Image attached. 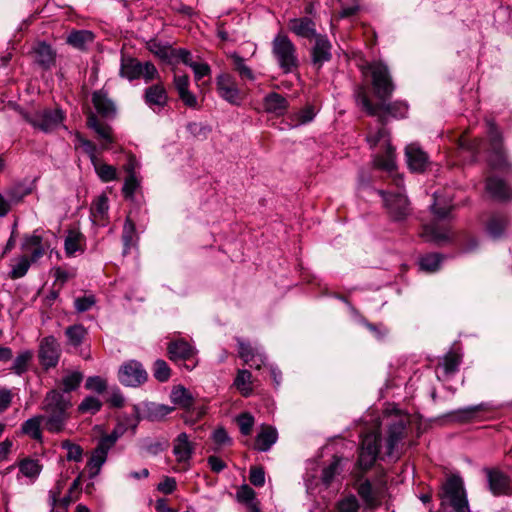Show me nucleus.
<instances>
[{"label":"nucleus","instance_id":"5fc2aeb1","mask_svg":"<svg viewBox=\"0 0 512 512\" xmlns=\"http://www.w3.org/2000/svg\"><path fill=\"white\" fill-rule=\"evenodd\" d=\"M237 343L240 358L243 359L245 363H251V361H254V358H256V355L259 352L253 348L250 343L245 342L242 339H238Z\"/></svg>","mask_w":512,"mask_h":512},{"label":"nucleus","instance_id":"338daca9","mask_svg":"<svg viewBox=\"0 0 512 512\" xmlns=\"http://www.w3.org/2000/svg\"><path fill=\"white\" fill-rule=\"evenodd\" d=\"M85 388L87 390L95 391L97 393H102L106 390L107 383L100 376H91L87 378Z\"/></svg>","mask_w":512,"mask_h":512},{"label":"nucleus","instance_id":"f8f14e48","mask_svg":"<svg viewBox=\"0 0 512 512\" xmlns=\"http://www.w3.org/2000/svg\"><path fill=\"white\" fill-rule=\"evenodd\" d=\"M489 491L494 496H512V479L498 468H484Z\"/></svg>","mask_w":512,"mask_h":512},{"label":"nucleus","instance_id":"e2e57ef3","mask_svg":"<svg viewBox=\"0 0 512 512\" xmlns=\"http://www.w3.org/2000/svg\"><path fill=\"white\" fill-rule=\"evenodd\" d=\"M237 423L243 435H250L254 426V417L250 413H242L237 417Z\"/></svg>","mask_w":512,"mask_h":512},{"label":"nucleus","instance_id":"37998d69","mask_svg":"<svg viewBox=\"0 0 512 512\" xmlns=\"http://www.w3.org/2000/svg\"><path fill=\"white\" fill-rule=\"evenodd\" d=\"M97 175L103 182H110L117 178V170L114 166L101 163L99 159L92 163Z\"/></svg>","mask_w":512,"mask_h":512},{"label":"nucleus","instance_id":"393cba45","mask_svg":"<svg viewBox=\"0 0 512 512\" xmlns=\"http://www.w3.org/2000/svg\"><path fill=\"white\" fill-rule=\"evenodd\" d=\"M172 361L189 360L196 355V349L185 340L171 341L167 347Z\"/></svg>","mask_w":512,"mask_h":512},{"label":"nucleus","instance_id":"f3484780","mask_svg":"<svg viewBox=\"0 0 512 512\" xmlns=\"http://www.w3.org/2000/svg\"><path fill=\"white\" fill-rule=\"evenodd\" d=\"M194 444L189 440L186 433H180L173 444V453L178 463L183 464V469L189 468V461L194 453Z\"/></svg>","mask_w":512,"mask_h":512},{"label":"nucleus","instance_id":"c85d7f7f","mask_svg":"<svg viewBox=\"0 0 512 512\" xmlns=\"http://www.w3.org/2000/svg\"><path fill=\"white\" fill-rule=\"evenodd\" d=\"M86 238L76 229H70L64 242V249L67 256H74L76 252L85 251Z\"/></svg>","mask_w":512,"mask_h":512},{"label":"nucleus","instance_id":"6e6d98bb","mask_svg":"<svg viewBox=\"0 0 512 512\" xmlns=\"http://www.w3.org/2000/svg\"><path fill=\"white\" fill-rule=\"evenodd\" d=\"M452 208L451 202H442L441 197L435 193L434 194V203L432 205V210L435 216L439 219H444L448 216L450 210Z\"/></svg>","mask_w":512,"mask_h":512},{"label":"nucleus","instance_id":"9b49d317","mask_svg":"<svg viewBox=\"0 0 512 512\" xmlns=\"http://www.w3.org/2000/svg\"><path fill=\"white\" fill-rule=\"evenodd\" d=\"M379 440L378 431H371L363 436L358 457V464L362 469H369L376 461L379 453Z\"/></svg>","mask_w":512,"mask_h":512},{"label":"nucleus","instance_id":"13d9d810","mask_svg":"<svg viewBox=\"0 0 512 512\" xmlns=\"http://www.w3.org/2000/svg\"><path fill=\"white\" fill-rule=\"evenodd\" d=\"M134 236H135V224L129 217H127V219L124 223L123 233H122V240H123L124 247H125V249H124L125 253L132 245Z\"/></svg>","mask_w":512,"mask_h":512},{"label":"nucleus","instance_id":"423d86ee","mask_svg":"<svg viewBox=\"0 0 512 512\" xmlns=\"http://www.w3.org/2000/svg\"><path fill=\"white\" fill-rule=\"evenodd\" d=\"M122 434V429H114L110 434L103 435L99 439L86 464L90 478H94L100 473L102 466L107 460L108 452L114 447Z\"/></svg>","mask_w":512,"mask_h":512},{"label":"nucleus","instance_id":"3c124183","mask_svg":"<svg viewBox=\"0 0 512 512\" xmlns=\"http://www.w3.org/2000/svg\"><path fill=\"white\" fill-rule=\"evenodd\" d=\"M102 407L101 401L94 397V396H88L85 397L82 402L78 406V411L82 414L90 413L95 414L97 413Z\"/></svg>","mask_w":512,"mask_h":512},{"label":"nucleus","instance_id":"20e7f679","mask_svg":"<svg viewBox=\"0 0 512 512\" xmlns=\"http://www.w3.org/2000/svg\"><path fill=\"white\" fill-rule=\"evenodd\" d=\"M441 506H450L453 512H470L463 481L459 476H451L442 486Z\"/></svg>","mask_w":512,"mask_h":512},{"label":"nucleus","instance_id":"4be33fe9","mask_svg":"<svg viewBox=\"0 0 512 512\" xmlns=\"http://www.w3.org/2000/svg\"><path fill=\"white\" fill-rule=\"evenodd\" d=\"M509 218L503 213H493L485 224L486 234L494 240L501 239L505 236Z\"/></svg>","mask_w":512,"mask_h":512},{"label":"nucleus","instance_id":"603ef678","mask_svg":"<svg viewBox=\"0 0 512 512\" xmlns=\"http://www.w3.org/2000/svg\"><path fill=\"white\" fill-rule=\"evenodd\" d=\"M61 447L67 451L66 458L68 461L80 462L83 458V449L80 445L64 440Z\"/></svg>","mask_w":512,"mask_h":512},{"label":"nucleus","instance_id":"4468645a","mask_svg":"<svg viewBox=\"0 0 512 512\" xmlns=\"http://www.w3.org/2000/svg\"><path fill=\"white\" fill-rule=\"evenodd\" d=\"M118 378L123 385L136 387L147 380V372L140 362L130 360L120 367Z\"/></svg>","mask_w":512,"mask_h":512},{"label":"nucleus","instance_id":"39448f33","mask_svg":"<svg viewBox=\"0 0 512 512\" xmlns=\"http://www.w3.org/2000/svg\"><path fill=\"white\" fill-rule=\"evenodd\" d=\"M408 419L403 414H393L385 418L386 437L385 453L388 456L399 457L401 450V441L406 436V426Z\"/></svg>","mask_w":512,"mask_h":512},{"label":"nucleus","instance_id":"2f4dec72","mask_svg":"<svg viewBox=\"0 0 512 512\" xmlns=\"http://www.w3.org/2000/svg\"><path fill=\"white\" fill-rule=\"evenodd\" d=\"M87 126L93 129L99 138L105 141V144L102 146L103 149L107 148V144H112L114 142L112 128L105 123H101L92 113L87 118Z\"/></svg>","mask_w":512,"mask_h":512},{"label":"nucleus","instance_id":"dca6fc26","mask_svg":"<svg viewBox=\"0 0 512 512\" xmlns=\"http://www.w3.org/2000/svg\"><path fill=\"white\" fill-rule=\"evenodd\" d=\"M50 248V245L42 235L38 234V231H34L32 234L24 235L21 243V250L27 254H30L32 262L38 261L44 256L46 251Z\"/></svg>","mask_w":512,"mask_h":512},{"label":"nucleus","instance_id":"f704fd0d","mask_svg":"<svg viewBox=\"0 0 512 512\" xmlns=\"http://www.w3.org/2000/svg\"><path fill=\"white\" fill-rule=\"evenodd\" d=\"M42 423H44L43 416L40 414L35 415L23 422L21 426V431L23 434L28 435L30 438L34 440L42 441Z\"/></svg>","mask_w":512,"mask_h":512},{"label":"nucleus","instance_id":"09e8293b","mask_svg":"<svg viewBox=\"0 0 512 512\" xmlns=\"http://www.w3.org/2000/svg\"><path fill=\"white\" fill-rule=\"evenodd\" d=\"M75 139H76L77 147L82 148L83 152L85 154H87L88 157L90 158L91 163L95 162L98 159L97 155H96V152H97L96 145L92 141L84 138L78 132L75 134Z\"/></svg>","mask_w":512,"mask_h":512},{"label":"nucleus","instance_id":"a19ab883","mask_svg":"<svg viewBox=\"0 0 512 512\" xmlns=\"http://www.w3.org/2000/svg\"><path fill=\"white\" fill-rule=\"evenodd\" d=\"M31 263V258H29L26 254L18 257L15 260V263L11 265V271L9 273V277L11 279H19L26 275L28 272Z\"/></svg>","mask_w":512,"mask_h":512},{"label":"nucleus","instance_id":"f257e3e1","mask_svg":"<svg viewBox=\"0 0 512 512\" xmlns=\"http://www.w3.org/2000/svg\"><path fill=\"white\" fill-rule=\"evenodd\" d=\"M72 407L71 397L59 389L48 391L42 401L41 409L44 414V428L50 433H61L70 418L69 410Z\"/></svg>","mask_w":512,"mask_h":512},{"label":"nucleus","instance_id":"0e129e2a","mask_svg":"<svg viewBox=\"0 0 512 512\" xmlns=\"http://www.w3.org/2000/svg\"><path fill=\"white\" fill-rule=\"evenodd\" d=\"M96 303L95 296L92 294L78 297L74 301V306L77 312L83 313L90 310Z\"/></svg>","mask_w":512,"mask_h":512},{"label":"nucleus","instance_id":"72a5a7b5","mask_svg":"<svg viewBox=\"0 0 512 512\" xmlns=\"http://www.w3.org/2000/svg\"><path fill=\"white\" fill-rule=\"evenodd\" d=\"M142 63L134 58H125L121 60L120 75L128 80H135L142 75Z\"/></svg>","mask_w":512,"mask_h":512},{"label":"nucleus","instance_id":"4d7b16f0","mask_svg":"<svg viewBox=\"0 0 512 512\" xmlns=\"http://www.w3.org/2000/svg\"><path fill=\"white\" fill-rule=\"evenodd\" d=\"M149 50L163 60H170L173 58L174 51L168 46L162 45L156 41H151L148 44Z\"/></svg>","mask_w":512,"mask_h":512},{"label":"nucleus","instance_id":"2eb2a0df","mask_svg":"<svg viewBox=\"0 0 512 512\" xmlns=\"http://www.w3.org/2000/svg\"><path fill=\"white\" fill-rule=\"evenodd\" d=\"M61 355L59 343L53 336L45 337L39 345L38 357L40 364L45 368L55 367Z\"/></svg>","mask_w":512,"mask_h":512},{"label":"nucleus","instance_id":"864d4df0","mask_svg":"<svg viewBox=\"0 0 512 512\" xmlns=\"http://www.w3.org/2000/svg\"><path fill=\"white\" fill-rule=\"evenodd\" d=\"M153 376L159 382H166L169 380V378L171 376V370H170L168 364L164 360L158 359L154 362Z\"/></svg>","mask_w":512,"mask_h":512},{"label":"nucleus","instance_id":"1a4fd4ad","mask_svg":"<svg viewBox=\"0 0 512 512\" xmlns=\"http://www.w3.org/2000/svg\"><path fill=\"white\" fill-rule=\"evenodd\" d=\"M24 120L32 125L35 129L49 133L59 127L64 118V112L59 109H43L33 114L22 113Z\"/></svg>","mask_w":512,"mask_h":512},{"label":"nucleus","instance_id":"a211bd4d","mask_svg":"<svg viewBox=\"0 0 512 512\" xmlns=\"http://www.w3.org/2000/svg\"><path fill=\"white\" fill-rule=\"evenodd\" d=\"M34 61L44 70H50L56 64V51L46 42H38L33 46Z\"/></svg>","mask_w":512,"mask_h":512},{"label":"nucleus","instance_id":"79ce46f5","mask_svg":"<svg viewBox=\"0 0 512 512\" xmlns=\"http://www.w3.org/2000/svg\"><path fill=\"white\" fill-rule=\"evenodd\" d=\"M65 334L68 338V342L72 346H79L87 335V330L81 324H75L69 326Z\"/></svg>","mask_w":512,"mask_h":512},{"label":"nucleus","instance_id":"cd10ccee","mask_svg":"<svg viewBox=\"0 0 512 512\" xmlns=\"http://www.w3.org/2000/svg\"><path fill=\"white\" fill-rule=\"evenodd\" d=\"M92 102L96 111L103 117H112L116 113V107L107 92L103 89L95 91L92 95Z\"/></svg>","mask_w":512,"mask_h":512},{"label":"nucleus","instance_id":"69168bd1","mask_svg":"<svg viewBox=\"0 0 512 512\" xmlns=\"http://www.w3.org/2000/svg\"><path fill=\"white\" fill-rule=\"evenodd\" d=\"M255 495V491L251 487L242 485L237 491L236 497L239 502L245 503L249 507L250 503H256Z\"/></svg>","mask_w":512,"mask_h":512},{"label":"nucleus","instance_id":"aec40b11","mask_svg":"<svg viewBox=\"0 0 512 512\" xmlns=\"http://www.w3.org/2000/svg\"><path fill=\"white\" fill-rule=\"evenodd\" d=\"M485 189L490 196L498 201L512 200V187L503 179L490 176L486 179Z\"/></svg>","mask_w":512,"mask_h":512},{"label":"nucleus","instance_id":"e433bc0d","mask_svg":"<svg viewBox=\"0 0 512 512\" xmlns=\"http://www.w3.org/2000/svg\"><path fill=\"white\" fill-rule=\"evenodd\" d=\"M232 61L233 70L238 73L242 80L254 81L255 75L252 69L246 64L245 59L238 55L237 53H233L229 56Z\"/></svg>","mask_w":512,"mask_h":512},{"label":"nucleus","instance_id":"49530a36","mask_svg":"<svg viewBox=\"0 0 512 512\" xmlns=\"http://www.w3.org/2000/svg\"><path fill=\"white\" fill-rule=\"evenodd\" d=\"M20 472L30 478H35L39 475L41 471V465L38 460L26 458L19 463Z\"/></svg>","mask_w":512,"mask_h":512},{"label":"nucleus","instance_id":"473e14b6","mask_svg":"<svg viewBox=\"0 0 512 512\" xmlns=\"http://www.w3.org/2000/svg\"><path fill=\"white\" fill-rule=\"evenodd\" d=\"M108 198L105 195H100L93 202L91 207V217L93 222L97 225L104 226L106 224L108 215Z\"/></svg>","mask_w":512,"mask_h":512},{"label":"nucleus","instance_id":"7ed1b4c3","mask_svg":"<svg viewBox=\"0 0 512 512\" xmlns=\"http://www.w3.org/2000/svg\"><path fill=\"white\" fill-rule=\"evenodd\" d=\"M272 55L279 68L285 73H293L299 67V58L295 44L286 34L278 33L271 43Z\"/></svg>","mask_w":512,"mask_h":512},{"label":"nucleus","instance_id":"6e6552de","mask_svg":"<svg viewBox=\"0 0 512 512\" xmlns=\"http://www.w3.org/2000/svg\"><path fill=\"white\" fill-rule=\"evenodd\" d=\"M367 69L371 72L376 97L381 101H386L395 90L388 67L381 62H372L368 64Z\"/></svg>","mask_w":512,"mask_h":512},{"label":"nucleus","instance_id":"680f3d73","mask_svg":"<svg viewBox=\"0 0 512 512\" xmlns=\"http://www.w3.org/2000/svg\"><path fill=\"white\" fill-rule=\"evenodd\" d=\"M367 141L371 147H374L378 144H382L384 147L390 145L388 139V131L385 127H381L375 134H369L367 137Z\"/></svg>","mask_w":512,"mask_h":512},{"label":"nucleus","instance_id":"de8ad7c7","mask_svg":"<svg viewBox=\"0 0 512 512\" xmlns=\"http://www.w3.org/2000/svg\"><path fill=\"white\" fill-rule=\"evenodd\" d=\"M385 149L386 154L383 156H377L375 158V164L377 167L391 172L395 168L394 149L391 145L386 146Z\"/></svg>","mask_w":512,"mask_h":512},{"label":"nucleus","instance_id":"c03bdc74","mask_svg":"<svg viewBox=\"0 0 512 512\" xmlns=\"http://www.w3.org/2000/svg\"><path fill=\"white\" fill-rule=\"evenodd\" d=\"M442 256L438 253L427 254L420 258L419 266L421 270L433 273L436 272L441 264Z\"/></svg>","mask_w":512,"mask_h":512},{"label":"nucleus","instance_id":"f03ea898","mask_svg":"<svg viewBox=\"0 0 512 512\" xmlns=\"http://www.w3.org/2000/svg\"><path fill=\"white\" fill-rule=\"evenodd\" d=\"M355 100L357 105L361 106L368 115L378 117L381 124L386 123L388 116L393 118H404L408 113V105L404 101L397 100L388 104H385V101H382V103L373 104L363 86H358L356 88Z\"/></svg>","mask_w":512,"mask_h":512},{"label":"nucleus","instance_id":"052dcab7","mask_svg":"<svg viewBox=\"0 0 512 512\" xmlns=\"http://www.w3.org/2000/svg\"><path fill=\"white\" fill-rule=\"evenodd\" d=\"M30 193V189L22 184H16L7 190L10 202L18 203Z\"/></svg>","mask_w":512,"mask_h":512},{"label":"nucleus","instance_id":"412c9836","mask_svg":"<svg viewBox=\"0 0 512 512\" xmlns=\"http://www.w3.org/2000/svg\"><path fill=\"white\" fill-rule=\"evenodd\" d=\"M145 103L153 110L162 109L167 105L168 94L162 83L151 85L145 89Z\"/></svg>","mask_w":512,"mask_h":512},{"label":"nucleus","instance_id":"c9c22d12","mask_svg":"<svg viewBox=\"0 0 512 512\" xmlns=\"http://www.w3.org/2000/svg\"><path fill=\"white\" fill-rule=\"evenodd\" d=\"M170 398L175 405L183 409H189L194 403L192 394L182 385L173 387Z\"/></svg>","mask_w":512,"mask_h":512},{"label":"nucleus","instance_id":"a878e982","mask_svg":"<svg viewBox=\"0 0 512 512\" xmlns=\"http://www.w3.org/2000/svg\"><path fill=\"white\" fill-rule=\"evenodd\" d=\"M278 439L276 428L270 425H262L255 438L254 448L261 452L268 451Z\"/></svg>","mask_w":512,"mask_h":512},{"label":"nucleus","instance_id":"4c0bfd02","mask_svg":"<svg viewBox=\"0 0 512 512\" xmlns=\"http://www.w3.org/2000/svg\"><path fill=\"white\" fill-rule=\"evenodd\" d=\"M252 374L248 370H239L234 380V386L244 396L248 397L252 393Z\"/></svg>","mask_w":512,"mask_h":512},{"label":"nucleus","instance_id":"a18cd8bd","mask_svg":"<svg viewBox=\"0 0 512 512\" xmlns=\"http://www.w3.org/2000/svg\"><path fill=\"white\" fill-rule=\"evenodd\" d=\"M358 494L369 506H375L379 503V497L373 490L369 481H365L359 485Z\"/></svg>","mask_w":512,"mask_h":512},{"label":"nucleus","instance_id":"9d476101","mask_svg":"<svg viewBox=\"0 0 512 512\" xmlns=\"http://www.w3.org/2000/svg\"><path fill=\"white\" fill-rule=\"evenodd\" d=\"M488 136L490 141V153L488 163L491 169L505 171L510 168V163L502 148V137L494 123L489 122Z\"/></svg>","mask_w":512,"mask_h":512},{"label":"nucleus","instance_id":"b1692460","mask_svg":"<svg viewBox=\"0 0 512 512\" xmlns=\"http://www.w3.org/2000/svg\"><path fill=\"white\" fill-rule=\"evenodd\" d=\"M420 235L425 241L435 244H443L451 239L450 231L437 222L424 225Z\"/></svg>","mask_w":512,"mask_h":512},{"label":"nucleus","instance_id":"ddd939ff","mask_svg":"<svg viewBox=\"0 0 512 512\" xmlns=\"http://www.w3.org/2000/svg\"><path fill=\"white\" fill-rule=\"evenodd\" d=\"M217 91L221 98L232 105H240L243 94L239 89L235 78L228 73H221L216 79Z\"/></svg>","mask_w":512,"mask_h":512},{"label":"nucleus","instance_id":"0eeeda50","mask_svg":"<svg viewBox=\"0 0 512 512\" xmlns=\"http://www.w3.org/2000/svg\"><path fill=\"white\" fill-rule=\"evenodd\" d=\"M402 183L401 178L395 179L397 191L378 190V193L383 198L385 208L390 217L395 221L406 219L411 212L409 200L401 191Z\"/></svg>","mask_w":512,"mask_h":512},{"label":"nucleus","instance_id":"bb28decb","mask_svg":"<svg viewBox=\"0 0 512 512\" xmlns=\"http://www.w3.org/2000/svg\"><path fill=\"white\" fill-rule=\"evenodd\" d=\"M406 158L409 168L416 172L423 171L428 162L427 154L416 144L406 147Z\"/></svg>","mask_w":512,"mask_h":512},{"label":"nucleus","instance_id":"7c9ffc66","mask_svg":"<svg viewBox=\"0 0 512 512\" xmlns=\"http://www.w3.org/2000/svg\"><path fill=\"white\" fill-rule=\"evenodd\" d=\"M263 105L266 112L282 115L288 108V101L281 94L270 92L264 97Z\"/></svg>","mask_w":512,"mask_h":512},{"label":"nucleus","instance_id":"6ab92c4d","mask_svg":"<svg viewBox=\"0 0 512 512\" xmlns=\"http://www.w3.org/2000/svg\"><path fill=\"white\" fill-rule=\"evenodd\" d=\"M332 45L328 38L324 35H317L315 38V44L311 51V59L313 65L320 69L325 62L330 61Z\"/></svg>","mask_w":512,"mask_h":512},{"label":"nucleus","instance_id":"774afa93","mask_svg":"<svg viewBox=\"0 0 512 512\" xmlns=\"http://www.w3.org/2000/svg\"><path fill=\"white\" fill-rule=\"evenodd\" d=\"M359 504L355 496H348L338 503L339 512H357Z\"/></svg>","mask_w":512,"mask_h":512},{"label":"nucleus","instance_id":"ea45409f","mask_svg":"<svg viewBox=\"0 0 512 512\" xmlns=\"http://www.w3.org/2000/svg\"><path fill=\"white\" fill-rule=\"evenodd\" d=\"M33 358V353L30 350L20 352L14 359L10 370L17 374L22 375L28 370L29 364Z\"/></svg>","mask_w":512,"mask_h":512},{"label":"nucleus","instance_id":"58836bf2","mask_svg":"<svg viewBox=\"0 0 512 512\" xmlns=\"http://www.w3.org/2000/svg\"><path fill=\"white\" fill-rule=\"evenodd\" d=\"M94 39L92 32L87 30H79L71 32L67 38V43L75 48L83 49L86 44L91 43Z\"/></svg>","mask_w":512,"mask_h":512},{"label":"nucleus","instance_id":"bf43d9fd","mask_svg":"<svg viewBox=\"0 0 512 512\" xmlns=\"http://www.w3.org/2000/svg\"><path fill=\"white\" fill-rule=\"evenodd\" d=\"M140 187V178L138 176H126L122 192L125 198L133 199L136 190Z\"/></svg>","mask_w":512,"mask_h":512},{"label":"nucleus","instance_id":"8fccbe9b","mask_svg":"<svg viewBox=\"0 0 512 512\" xmlns=\"http://www.w3.org/2000/svg\"><path fill=\"white\" fill-rule=\"evenodd\" d=\"M461 363V355L456 352H448L442 361V366L446 374H454Z\"/></svg>","mask_w":512,"mask_h":512},{"label":"nucleus","instance_id":"c756f323","mask_svg":"<svg viewBox=\"0 0 512 512\" xmlns=\"http://www.w3.org/2000/svg\"><path fill=\"white\" fill-rule=\"evenodd\" d=\"M83 379L84 375L82 372L77 370H67L62 379L57 382V389L65 395H69L70 392L75 391L80 387Z\"/></svg>","mask_w":512,"mask_h":512},{"label":"nucleus","instance_id":"5701e85b","mask_svg":"<svg viewBox=\"0 0 512 512\" xmlns=\"http://www.w3.org/2000/svg\"><path fill=\"white\" fill-rule=\"evenodd\" d=\"M288 28L295 35L302 38L312 39L316 38L318 35L316 33L314 21L308 17L293 18L289 20Z\"/></svg>","mask_w":512,"mask_h":512}]
</instances>
